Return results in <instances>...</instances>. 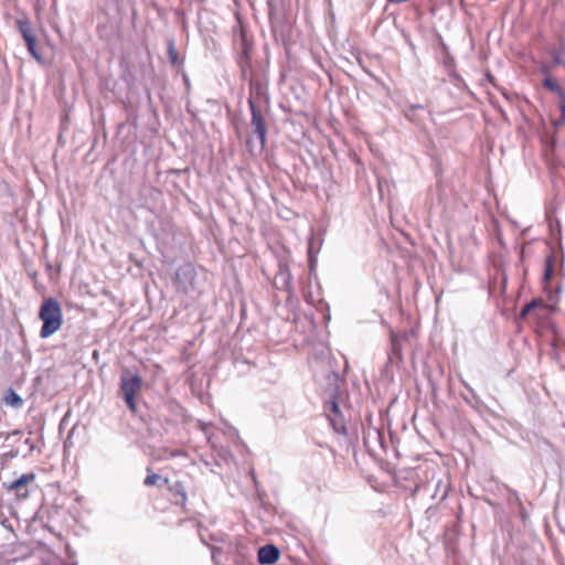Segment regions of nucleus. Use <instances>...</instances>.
Masks as SVG:
<instances>
[{
  "label": "nucleus",
  "instance_id": "nucleus-1",
  "mask_svg": "<svg viewBox=\"0 0 565 565\" xmlns=\"http://www.w3.org/2000/svg\"><path fill=\"white\" fill-rule=\"evenodd\" d=\"M39 317L43 321L40 331L42 339L49 338L58 331L63 322L62 309L58 301L54 298L44 299L40 308Z\"/></svg>",
  "mask_w": 565,
  "mask_h": 565
},
{
  "label": "nucleus",
  "instance_id": "nucleus-2",
  "mask_svg": "<svg viewBox=\"0 0 565 565\" xmlns=\"http://www.w3.org/2000/svg\"><path fill=\"white\" fill-rule=\"evenodd\" d=\"M142 380L138 374L125 372L120 379V392L130 411H136L135 395L141 390Z\"/></svg>",
  "mask_w": 565,
  "mask_h": 565
},
{
  "label": "nucleus",
  "instance_id": "nucleus-3",
  "mask_svg": "<svg viewBox=\"0 0 565 565\" xmlns=\"http://www.w3.org/2000/svg\"><path fill=\"white\" fill-rule=\"evenodd\" d=\"M35 480V475L33 472L24 473L20 478H18L14 481H11L9 483H4V488L8 491H14L17 494V498L19 500H24L29 498V490L28 484L32 483Z\"/></svg>",
  "mask_w": 565,
  "mask_h": 565
},
{
  "label": "nucleus",
  "instance_id": "nucleus-4",
  "mask_svg": "<svg viewBox=\"0 0 565 565\" xmlns=\"http://www.w3.org/2000/svg\"><path fill=\"white\" fill-rule=\"evenodd\" d=\"M252 107V126L254 127V134L257 136L260 145V149L264 148L266 141V126L262 115L256 110L255 106L250 103Z\"/></svg>",
  "mask_w": 565,
  "mask_h": 565
},
{
  "label": "nucleus",
  "instance_id": "nucleus-5",
  "mask_svg": "<svg viewBox=\"0 0 565 565\" xmlns=\"http://www.w3.org/2000/svg\"><path fill=\"white\" fill-rule=\"evenodd\" d=\"M279 558V551L274 545H266L258 551V562L263 565L274 564Z\"/></svg>",
  "mask_w": 565,
  "mask_h": 565
},
{
  "label": "nucleus",
  "instance_id": "nucleus-6",
  "mask_svg": "<svg viewBox=\"0 0 565 565\" xmlns=\"http://www.w3.org/2000/svg\"><path fill=\"white\" fill-rule=\"evenodd\" d=\"M3 402L6 405L11 406L13 408H20L23 405V399L20 395L12 388H8L3 396Z\"/></svg>",
  "mask_w": 565,
  "mask_h": 565
},
{
  "label": "nucleus",
  "instance_id": "nucleus-7",
  "mask_svg": "<svg viewBox=\"0 0 565 565\" xmlns=\"http://www.w3.org/2000/svg\"><path fill=\"white\" fill-rule=\"evenodd\" d=\"M148 472H150V468L147 469ZM145 486L147 487H151V486H164V484H168L169 483V479L161 476V475H158V473H148V476L146 477L145 481H143Z\"/></svg>",
  "mask_w": 565,
  "mask_h": 565
},
{
  "label": "nucleus",
  "instance_id": "nucleus-8",
  "mask_svg": "<svg viewBox=\"0 0 565 565\" xmlns=\"http://www.w3.org/2000/svg\"><path fill=\"white\" fill-rule=\"evenodd\" d=\"M17 26H18V30L21 33L22 38L24 39V41L28 38H31V36L35 35L34 32H33V29L31 26V22L28 19H20V20H18L17 21Z\"/></svg>",
  "mask_w": 565,
  "mask_h": 565
},
{
  "label": "nucleus",
  "instance_id": "nucleus-9",
  "mask_svg": "<svg viewBox=\"0 0 565 565\" xmlns=\"http://www.w3.org/2000/svg\"><path fill=\"white\" fill-rule=\"evenodd\" d=\"M25 43H26V46H28V50L29 52L31 53V55L36 60V61H42V56L41 54L39 53V51L36 50V38L35 35L31 36V38H28L25 40Z\"/></svg>",
  "mask_w": 565,
  "mask_h": 565
},
{
  "label": "nucleus",
  "instance_id": "nucleus-10",
  "mask_svg": "<svg viewBox=\"0 0 565 565\" xmlns=\"http://www.w3.org/2000/svg\"><path fill=\"white\" fill-rule=\"evenodd\" d=\"M559 111H561V117L558 119L553 120V125L556 128H562L565 126V99H564V97H562V99L559 100Z\"/></svg>",
  "mask_w": 565,
  "mask_h": 565
},
{
  "label": "nucleus",
  "instance_id": "nucleus-11",
  "mask_svg": "<svg viewBox=\"0 0 565 565\" xmlns=\"http://www.w3.org/2000/svg\"><path fill=\"white\" fill-rule=\"evenodd\" d=\"M544 86H545L546 88H548L550 90L556 92V93H558L559 95H562V92H561L559 85H558V84H557V82H556V81H554L553 78H551V77H546V78L544 79ZM562 97H563V96H561V98H562Z\"/></svg>",
  "mask_w": 565,
  "mask_h": 565
},
{
  "label": "nucleus",
  "instance_id": "nucleus-12",
  "mask_svg": "<svg viewBox=\"0 0 565 565\" xmlns=\"http://www.w3.org/2000/svg\"><path fill=\"white\" fill-rule=\"evenodd\" d=\"M168 53L172 65L177 64V50L173 40L168 42Z\"/></svg>",
  "mask_w": 565,
  "mask_h": 565
},
{
  "label": "nucleus",
  "instance_id": "nucleus-13",
  "mask_svg": "<svg viewBox=\"0 0 565 565\" xmlns=\"http://www.w3.org/2000/svg\"><path fill=\"white\" fill-rule=\"evenodd\" d=\"M552 259L551 258H547L546 260V268H545V273H544V278L546 280H548L552 276H553V268H552Z\"/></svg>",
  "mask_w": 565,
  "mask_h": 565
},
{
  "label": "nucleus",
  "instance_id": "nucleus-14",
  "mask_svg": "<svg viewBox=\"0 0 565 565\" xmlns=\"http://www.w3.org/2000/svg\"><path fill=\"white\" fill-rule=\"evenodd\" d=\"M0 523L6 530L13 534L14 539H17V534L14 533V530L8 519H2Z\"/></svg>",
  "mask_w": 565,
  "mask_h": 565
},
{
  "label": "nucleus",
  "instance_id": "nucleus-15",
  "mask_svg": "<svg viewBox=\"0 0 565 565\" xmlns=\"http://www.w3.org/2000/svg\"><path fill=\"white\" fill-rule=\"evenodd\" d=\"M534 307V302L532 303H527L523 310H522V316H525L532 308Z\"/></svg>",
  "mask_w": 565,
  "mask_h": 565
},
{
  "label": "nucleus",
  "instance_id": "nucleus-16",
  "mask_svg": "<svg viewBox=\"0 0 565 565\" xmlns=\"http://www.w3.org/2000/svg\"><path fill=\"white\" fill-rule=\"evenodd\" d=\"M183 81H184L185 86L189 88L190 83H189V77L186 75H183Z\"/></svg>",
  "mask_w": 565,
  "mask_h": 565
},
{
  "label": "nucleus",
  "instance_id": "nucleus-17",
  "mask_svg": "<svg viewBox=\"0 0 565 565\" xmlns=\"http://www.w3.org/2000/svg\"><path fill=\"white\" fill-rule=\"evenodd\" d=\"M217 552H218V550H217V548H214V550H213V552H212V556H213V558H215V557H216V553H217Z\"/></svg>",
  "mask_w": 565,
  "mask_h": 565
},
{
  "label": "nucleus",
  "instance_id": "nucleus-18",
  "mask_svg": "<svg viewBox=\"0 0 565 565\" xmlns=\"http://www.w3.org/2000/svg\"><path fill=\"white\" fill-rule=\"evenodd\" d=\"M332 408H333V411H337V409H338L337 404H334V403H333V404H332Z\"/></svg>",
  "mask_w": 565,
  "mask_h": 565
},
{
  "label": "nucleus",
  "instance_id": "nucleus-19",
  "mask_svg": "<svg viewBox=\"0 0 565 565\" xmlns=\"http://www.w3.org/2000/svg\"><path fill=\"white\" fill-rule=\"evenodd\" d=\"M556 63H561V58L558 56L555 57Z\"/></svg>",
  "mask_w": 565,
  "mask_h": 565
}]
</instances>
